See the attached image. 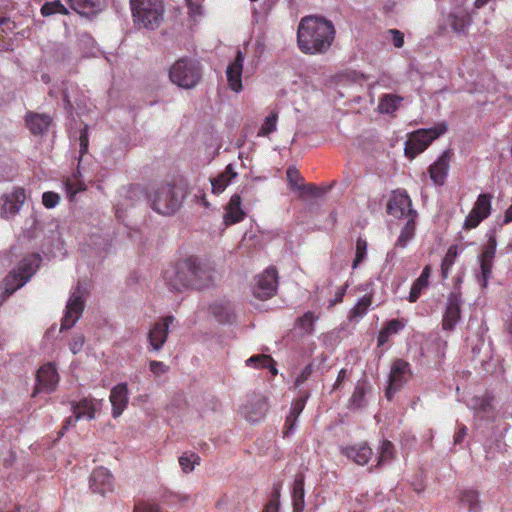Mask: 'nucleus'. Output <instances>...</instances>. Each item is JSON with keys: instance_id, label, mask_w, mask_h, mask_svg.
<instances>
[{"instance_id": "nucleus-1", "label": "nucleus", "mask_w": 512, "mask_h": 512, "mask_svg": "<svg viewBox=\"0 0 512 512\" xmlns=\"http://www.w3.org/2000/svg\"><path fill=\"white\" fill-rule=\"evenodd\" d=\"M335 28L331 21L318 16H305L297 29V43L305 54L325 53L332 45Z\"/></svg>"}, {"instance_id": "nucleus-2", "label": "nucleus", "mask_w": 512, "mask_h": 512, "mask_svg": "<svg viewBox=\"0 0 512 512\" xmlns=\"http://www.w3.org/2000/svg\"><path fill=\"white\" fill-rule=\"evenodd\" d=\"M134 24L140 28L154 30L163 20L162 0H130Z\"/></svg>"}, {"instance_id": "nucleus-3", "label": "nucleus", "mask_w": 512, "mask_h": 512, "mask_svg": "<svg viewBox=\"0 0 512 512\" xmlns=\"http://www.w3.org/2000/svg\"><path fill=\"white\" fill-rule=\"evenodd\" d=\"M202 77V68L198 61L180 58L170 67L169 78L172 83L184 89L194 88Z\"/></svg>"}, {"instance_id": "nucleus-4", "label": "nucleus", "mask_w": 512, "mask_h": 512, "mask_svg": "<svg viewBox=\"0 0 512 512\" xmlns=\"http://www.w3.org/2000/svg\"><path fill=\"white\" fill-rule=\"evenodd\" d=\"M150 201L154 211L162 215H171L180 207L182 196L175 185L164 183L153 189Z\"/></svg>"}, {"instance_id": "nucleus-5", "label": "nucleus", "mask_w": 512, "mask_h": 512, "mask_svg": "<svg viewBox=\"0 0 512 512\" xmlns=\"http://www.w3.org/2000/svg\"><path fill=\"white\" fill-rule=\"evenodd\" d=\"M446 131L447 124L444 122L429 129H418L414 131L405 143V155L410 159L415 158Z\"/></svg>"}, {"instance_id": "nucleus-6", "label": "nucleus", "mask_w": 512, "mask_h": 512, "mask_svg": "<svg viewBox=\"0 0 512 512\" xmlns=\"http://www.w3.org/2000/svg\"><path fill=\"white\" fill-rule=\"evenodd\" d=\"M185 270L196 269L195 274L191 278H183L178 282L180 286H191L194 289H203L212 285L214 281L213 267L198 257H188L187 263L183 266Z\"/></svg>"}, {"instance_id": "nucleus-7", "label": "nucleus", "mask_w": 512, "mask_h": 512, "mask_svg": "<svg viewBox=\"0 0 512 512\" xmlns=\"http://www.w3.org/2000/svg\"><path fill=\"white\" fill-rule=\"evenodd\" d=\"M277 288L278 271L276 267L270 266L256 276L252 291L256 298L267 300L276 294Z\"/></svg>"}, {"instance_id": "nucleus-8", "label": "nucleus", "mask_w": 512, "mask_h": 512, "mask_svg": "<svg viewBox=\"0 0 512 512\" xmlns=\"http://www.w3.org/2000/svg\"><path fill=\"white\" fill-rule=\"evenodd\" d=\"M411 374V366L407 361L396 359L393 362L389 375V384L385 391L388 400H391L393 395L403 387L411 377Z\"/></svg>"}, {"instance_id": "nucleus-9", "label": "nucleus", "mask_w": 512, "mask_h": 512, "mask_svg": "<svg viewBox=\"0 0 512 512\" xmlns=\"http://www.w3.org/2000/svg\"><path fill=\"white\" fill-rule=\"evenodd\" d=\"M492 195L482 193L478 196L470 213L464 221V229L471 230L476 228L484 219L491 214Z\"/></svg>"}, {"instance_id": "nucleus-10", "label": "nucleus", "mask_w": 512, "mask_h": 512, "mask_svg": "<svg viewBox=\"0 0 512 512\" xmlns=\"http://www.w3.org/2000/svg\"><path fill=\"white\" fill-rule=\"evenodd\" d=\"M172 315H167L156 321L147 334L148 350L160 351L167 341L169 326L174 322Z\"/></svg>"}, {"instance_id": "nucleus-11", "label": "nucleus", "mask_w": 512, "mask_h": 512, "mask_svg": "<svg viewBox=\"0 0 512 512\" xmlns=\"http://www.w3.org/2000/svg\"><path fill=\"white\" fill-rule=\"evenodd\" d=\"M95 403L96 401L94 399L87 397L82 398L77 402L73 401L71 403L73 415L65 420L60 435L62 436L69 426L74 425L75 422L82 418H87L88 420L94 419L96 413Z\"/></svg>"}, {"instance_id": "nucleus-12", "label": "nucleus", "mask_w": 512, "mask_h": 512, "mask_svg": "<svg viewBox=\"0 0 512 512\" xmlns=\"http://www.w3.org/2000/svg\"><path fill=\"white\" fill-rule=\"evenodd\" d=\"M409 210L414 209L407 191L404 189L394 190L387 203V213L396 218H408Z\"/></svg>"}, {"instance_id": "nucleus-13", "label": "nucleus", "mask_w": 512, "mask_h": 512, "mask_svg": "<svg viewBox=\"0 0 512 512\" xmlns=\"http://www.w3.org/2000/svg\"><path fill=\"white\" fill-rule=\"evenodd\" d=\"M496 247V238L490 235L480 255L481 278H479V282H481L482 287H486L491 277Z\"/></svg>"}, {"instance_id": "nucleus-14", "label": "nucleus", "mask_w": 512, "mask_h": 512, "mask_svg": "<svg viewBox=\"0 0 512 512\" xmlns=\"http://www.w3.org/2000/svg\"><path fill=\"white\" fill-rule=\"evenodd\" d=\"M462 299L460 294L452 292L448 295L446 309L442 319V329L452 331L461 318Z\"/></svg>"}, {"instance_id": "nucleus-15", "label": "nucleus", "mask_w": 512, "mask_h": 512, "mask_svg": "<svg viewBox=\"0 0 512 512\" xmlns=\"http://www.w3.org/2000/svg\"><path fill=\"white\" fill-rule=\"evenodd\" d=\"M84 310V301L79 291H75L70 296L66 305V312L61 323V330L72 328L82 315Z\"/></svg>"}, {"instance_id": "nucleus-16", "label": "nucleus", "mask_w": 512, "mask_h": 512, "mask_svg": "<svg viewBox=\"0 0 512 512\" xmlns=\"http://www.w3.org/2000/svg\"><path fill=\"white\" fill-rule=\"evenodd\" d=\"M187 263V258L179 261L175 266L170 269L165 270L164 279L167 285L175 291H182L187 288H191V286H180L178 282L182 281L183 278H191L194 276L196 269L185 270L184 265Z\"/></svg>"}, {"instance_id": "nucleus-17", "label": "nucleus", "mask_w": 512, "mask_h": 512, "mask_svg": "<svg viewBox=\"0 0 512 512\" xmlns=\"http://www.w3.org/2000/svg\"><path fill=\"white\" fill-rule=\"evenodd\" d=\"M37 388L48 393L53 392L59 382V375L53 363H46L41 366L36 375Z\"/></svg>"}, {"instance_id": "nucleus-18", "label": "nucleus", "mask_w": 512, "mask_h": 512, "mask_svg": "<svg viewBox=\"0 0 512 512\" xmlns=\"http://www.w3.org/2000/svg\"><path fill=\"white\" fill-rule=\"evenodd\" d=\"M113 476L108 469L98 467L93 470L90 476V489L95 493L102 495L113 491Z\"/></svg>"}, {"instance_id": "nucleus-19", "label": "nucleus", "mask_w": 512, "mask_h": 512, "mask_svg": "<svg viewBox=\"0 0 512 512\" xmlns=\"http://www.w3.org/2000/svg\"><path fill=\"white\" fill-rule=\"evenodd\" d=\"M244 63V54L238 50L235 59L226 69V77L229 88L238 93L242 90V71Z\"/></svg>"}, {"instance_id": "nucleus-20", "label": "nucleus", "mask_w": 512, "mask_h": 512, "mask_svg": "<svg viewBox=\"0 0 512 512\" xmlns=\"http://www.w3.org/2000/svg\"><path fill=\"white\" fill-rule=\"evenodd\" d=\"M452 152L444 151L439 158L429 167V176L435 185L441 186L445 183L448 175Z\"/></svg>"}, {"instance_id": "nucleus-21", "label": "nucleus", "mask_w": 512, "mask_h": 512, "mask_svg": "<svg viewBox=\"0 0 512 512\" xmlns=\"http://www.w3.org/2000/svg\"><path fill=\"white\" fill-rule=\"evenodd\" d=\"M25 123L31 134L42 135L48 131L52 118L48 114L29 111L26 113Z\"/></svg>"}, {"instance_id": "nucleus-22", "label": "nucleus", "mask_w": 512, "mask_h": 512, "mask_svg": "<svg viewBox=\"0 0 512 512\" xmlns=\"http://www.w3.org/2000/svg\"><path fill=\"white\" fill-rule=\"evenodd\" d=\"M110 402L112 405V415L119 417L126 409L128 404V386L126 383H120L114 386L110 392Z\"/></svg>"}, {"instance_id": "nucleus-23", "label": "nucleus", "mask_w": 512, "mask_h": 512, "mask_svg": "<svg viewBox=\"0 0 512 512\" xmlns=\"http://www.w3.org/2000/svg\"><path fill=\"white\" fill-rule=\"evenodd\" d=\"M341 453L360 466L366 465L373 455L372 449L366 443L344 447Z\"/></svg>"}, {"instance_id": "nucleus-24", "label": "nucleus", "mask_w": 512, "mask_h": 512, "mask_svg": "<svg viewBox=\"0 0 512 512\" xmlns=\"http://www.w3.org/2000/svg\"><path fill=\"white\" fill-rule=\"evenodd\" d=\"M245 212L241 208V197L238 194L231 196L224 215L226 225H233L241 222L245 217Z\"/></svg>"}, {"instance_id": "nucleus-25", "label": "nucleus", "mask_w": 512, "mask_h": 512, "mask_svg": "<svg viewBox=\"0 0 512 512\" xmlns=\"http://www.w3.org/2000/svg\"><path fill=\"white\" fill-rule=\"evenodd\" d=\"M26 282V276L21 277V273H18L16 270L10 272L3 280L4 291L0 294V306L11 294L22 287Z\"/></svg>"}, {"instance_id": "nucleus-26", "label": "nucleus", "mask_w": 512, "mask_h": 512, "mask_svg": "<svg viewBox=\"0 0 512 512\" xmlns=\"http://www.w3.org/2000/svg\"><path fill=\"white\" fill-rule=\"evenodd\" d=\"M417 217L418 213L416 210H409L407 221L401 229L400 235L395 243L396 247L405 248L414 238Z\"/></svg>"}, {"instance_id": "nucleus-27", "label": "nucleus", "mask_w": 512, "mask_h": 512, "mask_svg": "<svg viewBox=\"0 0 512 512\" xmlns=\"http://www.w3.org/2000/svg\"><path fill=\"white\" fill-rule=\"evenodd\" d=\"M431 271V266L426 265L423 268L420 276L413 282L408 296V301L410 303H415L421 296L423 289L428 287Z\"/></svg>"}, {"instance_id": "nucleus-28", "label": "nucleus", "mask_w": 512, "mask_h": 512, "mask_svg": "<svg viewBox=\"0 0 512 512\" xmlns=\"http://www.w3.org/2000/svg\"><path fill=\"white\" fill-rule=\"evenodd\" d=\"M293 512H303L305 508L304 476L297 475L292 489Z\"/></svg>"}, {"instance_id": "nucleus-29", "label": "nucleus", "mask_w": 512, "mask_h": 512, "mask_svg": "<svg viewBox=\"0 0 512 512\" xmlns=\"http://www.w3.org/2000/svg\"><path fill=\"white\" fill-rule=\"evenodd\" d=\"M236 175L233 165H227L221 174L211 179L212 192L214 194L222 193Z\"/></svg>"}, {"instance_id": "nucleus-30", "label": "nucleus", "mask_w": 512, "mask_h": 512, "mask_svg": "<svg viewBox=\"0 0 512 512\" xmlns=\"http://www.w3.org/2000/svg\"><path fill=\"white\" fill-rule=\"evenodd\" d=\"M471 21V16L466 11L451 13L448 16V24L452 30L458 34H466L467 28L471 24Z\"/></svg>"}, {"instance_id": "nucleus-31", "label": "nucleus", "mask_w": 512, "mask_h": 512, "mask_svg": "<svg viewBox=\"0 0 512 512\" xmlns=\"http://www.w3.org/2000/svg\"><path fill=\"white\" fill-rule=\"evenodd\" d=\"M26 199V194L24 189H16L12 193L6 196L4 211L6 213H10L12 215L16 214L21 205L24 203Z\"/></svg>"}, {"instance_id": "nucleus-32", "label": "nucleus", "mask_w": 512, "mask_h": 512, "mask_svg": "<svg viewBox=\"0 0 512 512\" xmlns=\"http://www.w3.org/2000/svg\"><path fill=\"white\" fill-rule=\"evenodd\" d=\"M403 101V97L396 94H384L380 97L378 110L383 114L396 112Z\"/></svg>"}, {"instance_id": "nucleus-33", "label": "nucleus", "mask_w": 512, "mask_h": 512, "mask_svg": "<svg viewBox=\"0 0 512 512\" xmlns=\"http://www.w3.org/2000/svg\"><path fill=\"white\" fill-rule=\"evenodd\" d=\"M404 323L399 319H392L388 321L378 334V346H383L389 341L392 335L397 334L404 328Z\"/></svg>"}, {"instance_id": "nucleus-34", "label": "nucleus", "mask_w": 512, "mask_h": 512, "mask_svg": "<svg viewBox=\"0 0 512 512\" xmlns=\"http://www.w3.org/2000/svg\"><path fill=\"white\" fill-rule=\"evenodd\" d=\"M72 10L82 15L94 13L99 8V0H65Z\"/></svg>"}, {"instance_id": "nucleus-35", "label": "nucleus", "mask_w": 512, "mask_h": 512, "mask_svg": "<svg viewBox=\"0 0 512 512\" xmlns=\"http://www.w3.org/2000/svg\"><path fill=\"white\" fill-rule=\"evenodd\" d=\"M458 256V247L457 245H451L444 258L441 262V276L443 279H447L450 273L451 268L455 264L456 258Z\"/></svg>"}, {"instance_id": "nucleus-36", "label": "nucleus", "mask_w": 512, "mask_h": 512, "mask_svg": "<svg viewBox=\"0 0 512 512\" xmlns=\"http://www.w3.org/2000/svg\"><path fill=\"white\" fill-rule=\"evenodd\" d=\"M318 319V316L311 311L304 313L296 321L297 327H299L305 334L311 335L314 333V324Z\"/></svg>"}, {"instance_id": "nucleus-37", "label": "nucleus", "mask_w": 512, "mask_h": 512, "mask_svg": "<svg viewBox=\"0 0 512 512\" xmlns=\"http://www.w3.org/2000/svg\"><path fill=\"white\" fill-rule=\"evenodd\" d=\"M42 16L48 17L54 14L68 15V9L61 3L60 0L46 2L40 10Z\"/></svg>"}, {"instance_id": "nucleus-38", "label": "nucleus", "mask_w": 512, "mask_h": 512, "mask_svg": "<svg viewBox=\"0 0 512 512\" xmlns=\"http://www.w3.org/2000/svg\"><path fill=\"white\" fill-rule=\"evenodd\" d=\"M460 502L471 511H477L480 507L479 495L475 490H464L460 494Z\"/></svg>"}, {"instance_id": "nucleus-39", "label": "nucleus", "mask_w": 512, "mask_h": 512, "mask_svg": "<svg viewBox=\"0 0 512 512\" xmlns=\"http://www.w3.org/2000/svg\"><path fill=\"white\" fill-rule=\"evenodd\" d=\"M395 456V448L391 441L383 440L379 449L378 465L390 462Z\"/></svg>"}, {"instance_id": "nucleus-40", "label": "nucleus", "mask_w": 512, "mask_h": 512, "mask_svg": "<svg viewBox=\"0 0 512 512\" xmlns=\"http://www.w3.org/2000/svg\"><path fill=\"white\" fill-rule=\"evenodd\" d=\"M372 304V295L365 294L357 304L350 310V317L357 318L364 316Z\"/></svg>"}, {"instance_id": "nucleus-41", "label": "nucleus", "mask_w": 512, "mask_h": 512, "mask_svg": "<svg viewBox=\"0 0 512 512\" xmlns=\"http://www.w3.org/2000/svg\"><path fill=\"white\" fill-rule=\"evenodd\" d=\"M200 456L196 453H184L179 457V464L185 473H190L194 470L195 465L200 464Z\"/></svg>"}, {"instance_id": "nucleus-42", "label": "nucleus", "mask_w": 512, "mask_h": 512, "mask_svg": "<svg viewBox=\"0 0 512 512\" xmlns=\"http://www.w3.org/2000/svg\"><path fill=\"white\" fill-rule=\"evenodd\" d=\"M366 388L364 383H357L349 400V407L361 408L365 404Z\"/></svg>"}, {"instance_id": "nucleus-43", "label": "nucleus", "mask_w": 512, "mask_h": 512, "mask_svg": "<svg viewBox=\"0 0 512 512\" xmlns=\"http://www.w3.org/2000/svg\"><path fill=\"white\" fill-rule=\"evenodd\" d=\"M277 119L278 113L276 111H272L264 120L262 124L258 136H268L272 132L276 130L277 127Z\"/></svg>"}, {"instance_id": "nucleus-44", "label": "nucleus", "mask_w": 512, "mask_h": 512, "mask_svg": "<svg viewBox=\"0 0 512 512\" xmlns=\"http://www.w3.org/2000/svg\"><path fill=\"white\" fill-rule=\"evenodd\" d=\"M367 255V241L359 237L356 241L355 258L352 263V268L356 269L366 258Z\"/></svg>"}, {"instance_id": "nucleus-45", "label": "nucleus", "mask_w": 512, "mask_h": 512, "mask_svg": "<svg viewBox=\"0 0 512 512\" xmlns=\"http://www.w3.org/2000/svg\"><path fill=\"white\" fill-rule=\"evenodd\" d=\"M270 362H273V358L270 355L258 354L247 359L246 364L254 368H264L269 365Z\"/></svg>"}, {"instance_id": "nucleus-46", "label": "nucleus", "mask_w": 512, "mask_h": 512, "mask_svg": "<svg viewBox=\"0 0 512 512\" xmlns=\"http://www.w3.org/2000/svg\"><path fill=\"white\" fill-rule=\"evenodd\" d=\"M309 393L304 392L303 395L298 397L297 399L293 400L290 408V414L294 415L296 417H299L302 413L303 409L305 408L306 401L309 398Z\"/></svg>"}, {"instance_id": "nucleus-47", "label": "nucleus", "mask_w": 512, "mask_h": 512, "mask_svg": "<svg viewBox=\"0 0 512 512\" xmlns=\"http://www.w3.org/2000/svg\"><path fill=\"white\" fill-rule=\"evenodd\" d=\"M65 189H66V193H67V196L69 197L70 200H73V198L75 197V195L84 190L85 187L83 185V183L79 182L76 178L75 179H67L65 181Z\"/></svg>"}, {"instance_id": "nucleus-48", "label": "nucleus", "mask_w": 512, "mask_h": 512, "mask_svg": "<svg viewBox=\"0 0 512 512\" xmlns=\"http://www.w3.org/2000/svg\"><path fill=\"white\" fill-rule=\"evenodd\" d=\"M133 512H161V508L155 502L140 500L135 503Z\"/></svg>"}, {"instance_id": "nucleus-49", "label": "nucleus", "mask_w": 512, "mask_h": 512, "mask_svg": "<svg viewBox=\"0 0 512 512\" xmlns=\"http://www.w3.org/2000/svg\"><path fill=\"white\" fill-rule=\"evenodd\" d=\"M60 202V196L58 193L47 191L42 195V203L47 209L56 207Z\"/></svg>"}, {"instance_id": "nucleus-50", "label": "nucleus", "mask_w": 512, "mask_h": 512, "mask_svg": "<svg viewBox=\"0 0 512 512\" xmlns=\"http://www.w3.org/2000/svg\"><path fill=\"white\" fill-rule=\"evenodd\" d=\"M286 176L290 186L293 189H298V187L300 186L298 185V183L303 181V178L300 175L299 171L294 167H289L287 169Z\"/></svg>"}, {"instance_id": "nucleus-51", "label": "nucleus", "mask_w": 512, "mask_h": 512, "mask_svg": "<svg viewBox=\"0 0 512 512\" xmlns=\"http://www.w3.org/2000/svg\"><path fill=\"white\" fill-rule=\"evenodd\" d=\"M18 273H21V277L26 276L27 281L31 278V276L35 273V267L31 261L23 260L17 270Z\"/></svg>"}, {"instance_id": "nucleus-52", "label": "nucleus", "mask_w": 512, "mask_h": 512, "mask_svg": "<svg viewBox=\"0 0 512 512\" xmlns=\"http://www.w3.org/2000/svg\"><path fill=\"white\" fill-rule=\"evenodd\" d=\"M298 190L302 191L304 194L314 196V197H318V196L322 195L324 192V190L322 188L318 187L317 185H315L313 183H308V184L302 183L298 187Z\"/></svg>"}, {"instance_id": "nucleus-53", "label": "nucleus", "mask_w": 512, "mask_h": 512, "mask_svg": "<svg viewBox=\"0 0 512 512\" xmlns=\"http://www.w3.org/2000/svg\"><path fill=\"white\" fill-rule=\"evenodd\" d=\"M313 372V365L308 364L306 365L303 370L300 372V374L296 377L294 386L296 388L300 387L303 383H305L312 375Z\"/></svg>"}, {"instance_id": "nucleus-54", "label": "nucleus", "mask_w": 512, "mask_h": 512, "mask_svg": "<svg viewBox=\"0 0 512 512\" xmlns=\"http://www.w3.org/2000/svg\"><path fill=\"white\" fill-rule=\"evenodd\" d=\"M149 368H150V371L154 375H157V376H159L163 373H166L169 369V367L166 364H164L161 361H156V360H151L149 362Z\"/></svg>"}, {"instance_id": "nucleus-55", "label": "nucleus", "mask_w": 512, "mask_h": 512, "mask_svg": "<svg viewBox=\"0 0 512 512\" xmlns=\"http://www.w3.org/2000/svg\"><path fill=\"white\" fill-rule=\"evenodd\" d=\"M490 406V402L485 398H474L471 404V407L479 412H487Z\"/></svg>"}, {"instance_id": "nucleus-56", "label": "nucleus", "mask_w": 512, "mask_h": 512, "mask_svg": "<svg viewBox=\"0 0 512 512\" xmlns=\"http://www.w3.org/2000/svg\"><path fill=\"white\" fill-rule=\"evenodd\" d=\"M79 144H80V154L81 156L84 155L88 151V144H89V138H88V127L85 126L81 132L79 137Z\"/></svg>"}, {"instance_id": "nucleus-57", "label": "nucleus", "mask_w": 512, "mask_h": 512, "mask_svg": "<svg viewBox=\"0 0 512 512\" xmlns=\"http://www.w3.org/2000/svg\"><path fill=\"white\" fill-rule=\"evenodd\" d=\"M298 417L291 415L290 413L286 416L284 427H283V434L284 436H288L292 430L294 429Z\"/></svg>"}, {"instance_id": "nucleus-58", "label": "nucleus", "mask_w": 512, "mask_h": 512, "mask_svg": "<svg viewBox=\"0 0 512 512\" xmlns=\"http://www.w3.org/2000/svg\"><path fill=\"white\" fill-rule=\"evenodd\" d=\"M84 342L85 340L83 335H75L70 343V350L72 351V353L77 354L78 352H80L84 345Z\"/></svg>"}, {"instance_id": "nucleus-59", "label": "nucleus", "mask_w": 512, "mask_h": 512, "mask_svg": "<svg viewBox=\"0 0 512 512\" xmlns=\"http://www.w3.org/2000/svg\"><path fill=\"white\" fill-rule=\"evenodd\" d=\"M389 34L392 36V42L396 48H401L404 45V34L397 29H390Z\"/></svg>"}, {"instance_id": "nucleus-60", "label": "nucleus", "mask_w": 512, "mask_h": 512, "mask_svg": "<svg viewBox=\"0 0 512 512\" xmlns=\"http://www.w3.org/2000/svg\"><path fill=\"white\" fill-rule=\"evenodd\" d=\"M346 289H347V286H342L340 287L337 292L335 293V296L332 300L329 301V308L330 307H333L339 303H341L343 301V298L345 296V293H346Z\"/></svg>"}, {"instance_id": "nucleus-61", "label": "nucleus", "mask_w": 512, "mask_h": 512, "mask_svg": "<svg viewBox=\"0 0 512 512\" xmlns=\"http://www.w3.org/2000/svg\"><path fill=\"white\" fill-rule=\"evenodd\" d=\"M466 435H467V427L462 424L458 427V430L454 435V443L455 444L462 443L464 438L466 437Z\"/></svg>"}, {"instance_id": "nucleus-62", "label": "nucleus", "mask_w": 512, "mask_h": 512, "mask_svg": "<svg viewBox=\"0 0 512 512\" xmlns=\"http://www.w3.org/2000/svg\"><path fill=\"white\" fill-rule=\"evenodd\" d=\"M347 377L346 369H341L338 373L337 379L333 385V390H338L343 381H345Z\"/></svg>"}, {"instance_id": "nucleus-63", "label": "nucleus", "mask_w": 512, "mask_h": 512, "mask_svg": "<svg viewBox=\"0 0 512 512\" xmlns=\"http://www.w3.org/2000/svg\"><path fill=\"white\" fill-rule=\"evenodd\" d=\"M280 503H275L274 500H269L264 506L262 512H279Z\"/></svg>"}, {"instance_id": "nucleus-64", "label": "nucleus", "mask_w": 512, "mask_h": 512, "mask_svg": "<svg viewBox=\"0 0 512 512\" xmlns=\"http://www.w3.org/2000/svg\"><path fill=\"white\" fill-rule=\"evenodd\" d=\"M243 414H244L245 418L247 420H249V421H257L262 416L261 412H260L259 415H257L256 413L250 412L248 410V406L247 405L244 407Z\"/></svg>"}]
</instances>
